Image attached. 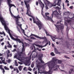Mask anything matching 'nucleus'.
Listing matches in <instances>:
<instances>
[{
	"instance_id": "obj_40",
	"label": "nucleus",
	"mask_w": 74,
	"mask_h": 74,
	"mask_svg": "<svg viewBox=\"0 0 74 74\" xmlns=\"http://www.w3.org/2000/svg\"><path fill=\"white\" fill-rule=\"evenodd\" d=\"M62 21H58V22L57 23V24H59V23H60Z\"/></svg>"
},
{
	"instance_id": "obj_1",
	"label": "nucleus",
	"mask_w": 74,
	"mask_h": 74,
	"mask_svg": "<svg viewBox=\"0 0 74 74\" xmlns=\"http://www.w3.org/2000/svg\"><path fill=\"white\" fill-rule=\"evenodd\" d=\"M4 27L5 28V30H6L7 31H8V33L9 34L12 40H14V41H17V42H18L19 43H22V47H24L25 46V45H24V44L23 43V42H22L21 40L20 39L17 38H15L13 36H12V35L11 34V32H10V30H9V29H8V27H7V24H6L5 25H4Z\"/></svg>"
},
{
	"instance_id": "obj_4",
	"label": "nucleus",
	"mask_w": 74,
	"mask_h": 74,
	"mask_svg": "<svg viewBox=\"0 0 74 74\" xmlns=\"http://www.w3.org/2000/svg\"><path fill=\"white\" fill-rule=\"evenodd\" d=\"M26 8H27V14L28 16H29L31 17L32 16H31V15H30L31 14V12L30 10V5H28V6H27L26 4Z\"/></svg>"
},
{
	"instance_id": "obj_27",
	"label": "nucleus",
	"mask_w": 74,
	"mask_h": 74,
	"mask_svg": "<svg viewBox=\"0 0 74 74\" xmlns=\"http://www.w3.org/2000/svg\"><path fill=\"white\" fill-rule=\"evenodd\" d=\"M4 69H5V70H10L9 68H7L6 66H4Z\"/></svg>"
},
{
	"instance_id": "obj_2",
	"label": "nucleus",
	"mask_w": 74,
	"mask_h": 74,
	"mask_svg": "<svg viewBox=\"0 0 74 74\" xmlns=\"http://www.w3.org/2000/svg\"><path fill=\"white\" fill-rule=\"evenodd\" d=\"M7 2L8 5L9 6V12H10V13L11 16H12V17H14V18H16V19H17L18 18H20V17L19 16V15H18L17 16H14V15H13L12 13V12H11V8L12 7H15V8H16V7L15 6V5L14 4L10 3L12 2L11 0H9L8 1H7Z\"/></svg>"
},
{
	"instance_id": "obj_29",
	"label": "nucleus",
	"mask_w": 74,
	"mask_h": 74,
	"mask_svg": "<svg viewBox=\"0 0 74 74\" xmlns=\"http://www.w3.org/2000/svg\"><path fill=\"white\" fill-rule=\"evenodd\" d=\"M40 6L41 7H44L45 6V5L43 4L42 2H41V4H40Z\"/></svg>"
},
{
	"instance_id": "obj_10",
	"label": "nucleus",
	"mask_w": 74,
	"mask_h": 74,
	"mask_svg": "<svg viewBox=\"0 0 74 74\" xmlns=\"http://www.w3.org/2000/svg\"><path fill=\"white\" fill-rule=\"evenodd\" d=\"M19 16V18H17V19H16V18H14L15 19V21H16V23L17 24V25H18V26H19V27H22V25L21 24H18V23H19V19H21V17H20V16L19 15V16Z\"/></svg>"
},
{
	"instance_id": "obj_19",
	"label": "nucleus",
	"mask_w": 74,
	"mask_h": 74,
	"mask_svg": "<svg viewBox=\"0 0 74 74\" xmlns=\"http://www.w3.org/2000/svg\"><path fill=\"white\" fill-rule=\"evenodd\" d=\"M60 3H61V0H58L57 3V5L58 6H60Z\"/></svg>"
},
{
	"instance_id": "obj_48",
	"label": "nucleus",
	"mask_w": 74,
	"mask_h": 74,
	"mask_svg": "<svg viewBox=\"0 0 74 74\" xmlns=\"http://www.w3.org/2000/svg\"><path fill=\"white\" fill-rule=\"evenodd\" d=\"M41 62V63H44V62L42 60L41 61H40Z\"/></svg>"
},
{
	"instance_id": "obj_16",
	"label": "nucleus",
	"mask_w": 74,
	"mask_h": 74,
	"mask_svg": "<svg viewBox=\"0 0 74 74\" xmlns=\"http://www.w3.org/2000/svg\"><path fill=\"white\" fill-rule=\"evenodd\" d=\"M48 18H47V20H49V21H50L51 22H53L54 21L53 20H52V19L51 18V17H48Z\"/></svg>"
},
{
	"instance_id": "obj_47",
	"label": "nucleus",
	"mask_w": 74,
	"mask_h": 74,
	"mask_svg": "<svg viewBox=\"0 0 74 74\" xmlns=\"http://www.w3.org/2000/svg\"><path fill=\"white\" fill-rule=\"evenodd\" d=\"M7 58H8L10 56V54L8 53H7Z\"/></svg>"
},
{
	"instance_id": "obj_26",
	"label": "nucleus",
	"mask_w": 74,
	"mask_h": 74,
	"mask_svg": "<svg viewBox=\"0 0 74 74\" xmlns=\"http://www.w3.org/2000/svg\"><path fill=\"white\" fill-rule=\"evenodd\" d=\"M45 15L47 17V18H48V17H49V16H49V13H45Z\"/></svg>"
},
{
	"instance_id": "obj_34",
	"label": "nucleus",
	"mask_w": 74,
	"mask_h": 74,
	"mask_svg": "<svg viewBox=\"0 0 74 74\" xmlns=\"http://www.w3.org/2000/svg\"><path fill=\"white\" fill-rule=\"evenodd\" d=\"M64 57L65 58H66V59H70V58L69 57H68L66 56H64Z\"/></svg>"
},
{
	"instance_id": "obj_33",
	"label": "nucleus",
	"mask_w": 74,
	"mask_h": 74,
	"mask_svg": "<svg viewBox=\"0 0 74 74\" xmlns=\"http://www.w3.org/2000/svg\"><path fill=\"white\" fill-rule=\"evenodd\" d=\"M3 65H0V69H1V70H2L3 69Z\"/></svg>"
},
{
	"instance_id": "obj_50",
	"label": "nucleus",
	"mask_w": 74,
	"mask_h": 74,
	"mask_svg": "<svg viewBox=\"0 0 74 74\" xmlns=\"http://www.w3.org/2000/svg\"><path fill=\"white\" fill-rule=\"evenodd\" d=\"M10 62H11V60H8V63H10Z\"/></svg>"
},
{
	"instance_id": "obj_38",
	"label": "nucleus",
	"mask_w": 74,
	"mask_h": 74,
	"mask_svg": "<svg viewBox=\"0 0 74 74\" xmlns=\"http://www.w3.org/2000/svg\"><path fill=\"white\" fill-rule=\"evenodd\" d=\"M34 50L32 51V52H35V51H36V47H35V46H34Z\"/></svg>"
},
{
	"instance_id": "obj_55",
	"label": "nucleus",
	"mask_w": 74,
	"mask_h": 74,
	"mask_svg": "<svg viewBox=\"0 0 74 74\" xmlns=\"http://www.w3.org/2000/svg\"><path fill=\"white\" fill-rule=\"evenodd\" d=\"M3 34L4 36H6V35H5V33H4V32H3Z\"/></svg>"
},
{
	"instance_id": "obj_20",
	"label": "nucleus",
	"mask_w": 74,
	"mask_h": 74,
	"mask_svg": "<svg viewBox=\"0 0 74 74\" xmlns=\"http://www.w3.org/2000/svg\"><path fill=\"white\" fill-rule=\"evenodd\" d=\"M58 64H62V60H58Z\"/></svg>"
},
{
	"instance_id": "obj_28",
	"label": "nucleus",
	"mask_w": 74,
	"mask_h": 74,
	"mask_svg": "<svg viewBox=\"0 0 74 74\" xmlns=\"http://www.w3.org/2000/svg\"><path fill=\"white\" fill-rule=\"evenodd\" d=\"M18 69L20 71H22V66H20L18 67Z\"/></svg>"
},
{
	"instance_id": "obj_61",
	"label": "nucleus",
	"mask_w": 74,
	"mask_h": 74,
	"mask_svg": "<svg viewBox=\"0 0 74 74\" xmlns=\"http://www.w3.org/2000/svg\"><path fill=\"white\" fill-rule=\"evenodd\" d=\"M4 42H2L1 44V45H4Z\"/></svg>"
},
{
	"instance_id": "obj_13",
	"label": "nucleus",
	"mask_w": 74,
	"mask_h": 74,
	"mask_svg": "<svg viewBox=\"0 0 74 74\" xmlns=\"http://www.w3.org/2000/svg\"><path fill=\"white\" fill-rule=\"evenodd\" d=\"M48 44H49V45H51V42L50 41H49L44 46L41 45L40 48H43V47H46V46H47V45H48Z\"/></svg>"
},
{
	"instance_id": "obj_54",
	"label": "nucleus",
	"mask_w": 74,
	"mask_h": 74,
	"mask_svg": "<svg viewBox=\"0 0 74 74\" xmlns=\"http://www.w3.org/2000/svg\"><path fill=\"white\" fill-rule=\"evenodd\" d=\"M38 73H41L40 72V69L38 68Z\"/></svg>"
},
{
	"instance_id": "obj_44",
	"label": "nucleus",
	"mask_w": 74,
	"mask_h": 74,
	"mask_svg": "<svg viewBox=\"0 0 74 74\" xmlns=\"http://www.w3.org/2000/svg\"><path fill=\"white\" fill-rule=\"evenodd\" d=\"M16 71L17 73H19V70L18 69H16Z\"/></svg>"
},
{
	"instance_id": "obj_57",
	"label": "nucleus",
	"mask_w": 74,
	"mask_h": 74,
	"mask_svg": "<svg viewBox=\"0 0 74 74\" xmlns=\"http://www.w3.org/2000/svg\"><path fill=\"white\" fill-rule=\"evenodd\" d=\"M73 6H71L70 7V9H73Z\"/></svg>"
},
{
	"instance_id": "obj_15",
	"label": "nucleus",
	"mask_w": 74,
	"mask_h": 74,
	"mask_svg": "<svg viewBox=\"0 0 74 74\" xmlns=\"http://www.w3.org/2000/svg\"><path fill=\"white\" fill-rule=\"evenodd\" d=\"M54 52L55 53H58V54H60V52H59L57 50V49H56V48H54Z\"/></svg>"
},
{
	"instance_id": "obj_46",
	"label": "nucleus",
	"mask_w": 74,
	"mask_h": 74,
	"mask_svg": "<svg viewBox=\"0 0 74 74\" xmlns=\"http://www.w3.org/2000/svg\"><path fill=\"white\" fill-rule=\"evenodd\" d=\"M28 70H29V71H32V69H31V68H30V67H29L28 68Z\"/></svg>"
},
{
	"instance_id": "obj_37",
	"label": "nucleus",
	"mask_w": 74,
	"mask_h": 74,
	"mask_svg": "<svg viewBox=\"0 0 74 74\" xmlns=\"http://www.w3.org/2000/svg\"><path fill=\"white\" fill-rule=\"evenodd\" d=\"M36 47H38L39 48H41V45H36Z\"/></svg>"
},
{
	"instance_id": "obj_59",
	"label": "nucleus",
	"mask_w": 74,
	"mask_h": 74,
	"mask_svg": "<svg viewBox=\"0 0 74 74\" xmlns=\"http://www.w3.org/2000/svg\"><path fill=\"white\" fill-rule=\"evenodd\" d=\"M44 7H41V8H42V10H43V9H44Z\"/></svg>"
},
{
	"instance_id": "obj_62",
	"label": "nucleus",
	"mask_w": 74,
	"mask_h": 74,
	"mask_svg": "<svg viewBox=\"0 0 74 74\" xmlns=\"http://www.w3.org/2000/svg\"><path fill=\"white\" fill-rule=\"evenodd\" d=\"M31 67H34V65H33V64H32L31 65Z\"/></svg>"
},
{
	"instance_id": "obj_42",
	"label": "nucleus",
	"mask_w": 74,
	"mask_h": 74,
	"mask_svg": "<svg viewBox=\"0 0 74 74\" xmlns=\"http://www.w3.org/2000/svg\"><path fill=\"white\" fill-rule=\"evenodd\" d=\"M23 1H22L21 2V5H22L23 6Z\"/></svg>"
},
{
	"instance_id": "obj_9",
	"label": "nucleus",
	"mask_w": 74,
	"mask_h": 74,
	"mask_svg": "<svg viewBox=\"0 0 74 74\" xmlns=\"http://www.w3.org/2000/svg\"><path fill=\"white\" fill-rule=\"evenodd\" d=\"M53 15H55L56 16H58L59 15V13H58L57 10L52 12V14L51 15L52 18L53 17Z\"/></svg>"
},
{
	"instance_id": "obj_63",
	"label": "nucleus",
	"mask_w": 74,
	"mask_h": 74,
	"mask_svg": "<svg viewBox=\"0 0 74 74\" xmlns=\"http://www.w3.org/2000/svg\"><path fill=\"white\" fill-rule=\"evenodd\" d=\"M22 30L23 31L24 34H25V30L23 29Z\"/></svg>"
},
{
	"instance_id": "obj_14",
	"label": "nucleus",
	"mask_w": 74,
	"mask_h": 74,
	"mask_svg": "<svg viewBox=\"0 0 74 74\" xmlns=\"http://www.w3.org/2000/svg\"><path fill=\"white\" fill-rule=\"evenodd\" d=\"M43 56V54H40V56L38 57V60L40 61H41L42 60V57Z\"/></svg>"
},
{
	"instance_id": "obj_36",
	"label": "nucleus",
	"mask_w": 74,
	"mask_h": 74,
	"mask_svg": "<svg viewBox=\"0 0 74 74\" xmlns=\"http://www.w3.org/2000/svg\"><path fill=\"white\" fill-rule=\"evenodd\" d=\"M10 69H14V67H13V66H12V65H11L10 66Z\"/></svg>"
},
{
	"instance_id": "obj_5",
	"label": "nucleus",
	"mask_w": 74,
	"mask_h": 74,
	"mask_svg": "<svg viewBox=\"0 0 74 74\" xmlns=\"http://www.w3.org/2000/svg\"><path fill=\"white\" fill-rule=\"evenodd\" d=\"M55 26H56V30L58 33H59L60 32V30H59L60 29H63V25H55Z\"/></svg>"
},
{
	"instance_id": "obj_64",
	"label": "nucleus",
	"mask_w": 74,
	"mask_h": 74,
	"mask_svg": "<svg viewBox=\"0 0 74 74\" xmlns=\"http://www.w3.org/2000/svg\"><path fill=\"white\" fill-rule=\"evenodd\" d=\"M34 74H37V71H35L34 72Z\"/></svg>"
},
{
	"instance_id": "obj_49",
	"label": "nucleus",
	"mask_w": 74,
	"mask_h": 74,
	"mask_svg": "<svg viewBox=\"0 0 74 74\" xmlns=\"http://www.w3.org/2000/svg\"><path fill=\"white\" fill-rule=\"evenodd\" d=\"M16 51V49H14L12 51V52H15Z\"/></svg>"
},
{
	"instance_id": "obj_23",
	"label": "nucleus",
	"mask_w": 74,
	"mask_h": 74,
	"mask_svg": "<svg viewBox=\"0 0 74 74\" xmlns=\"http://www.w3.org/2000/svg\"><path fill=\"white\" fill-rule=\"evenodd\" d=\"M40 24L41 25H38V27L39 28V30H41V27H41V26H42V24L41 23V22H40Z\"/></svg>"
},
{
	"instance_id": "obj_30",
	"label": "nucleus",
	"mask_w": 74,
	"mask_h": 74,
	"mask_svg": "<svg viewBox=\"0 0 74 74\" xmlns=\"http://www.w3.org/2000/svg\"><path fill=\"white\" fill-rule=\"evenodd\" d=\"M55 9L56 10H60V8L58 7V6H57L55 8Z\"/></svg>"
},
{
	"instance_id": "obj_11",
	"label": "nucleus",
	"mask_w": 74,
	"mask_h": 74,
	"mask_svg": "<svg viewBox=\"0 0 74 74\" xmlns=\"http://www.w3.org/2000/svg\"><path fill=\"white\" fill-rule=\"evenodd\" d=\"M31 0H24V3L26 6V5L27 6H28V5H29V3H29V2H30V1H31Z\"/></svg>"
},
{
	"instance_id": "obj_3",
	"label": "nucleus",
	"mask_w": 74,
	"mask_h": 74,
	"mask_svg": "<svg viewBox=\"0 0 74 74\" xmlns=\"http://www.w3.org/2000/svg\"><path fill=\"white\" fill-rule=\"evenodd\" d=\"M31 17L33 18L34 23H36V24L37 25H41V21L39 20V19H38V18L37 17H36V19L38 21H37H37H36V18H35V17H34L32 16Z\"/></svg>"
},
{
	"instance_id": "obj_51",
	"label": "nucleus",
	"mask_w": 74,
	"mask_h": 74,
	"mask_svg": "<svg viewBox=\"0 0 74 74\" xmlns=\"http://www.w3.org/2000/svg\"><path fill=\"white\" fill-rule=\"evenodd\" d=\"M0 59H1V60H3V57H0Z\"/></svg>"
},
{
	"instance_id": "obj_31",
	"label": "nucleus",
	"mask_w": 74,
	"mask_h": 74,
	"mask_svg": "<svg viewBox=\"0 0 74 74\" xmlns=\"http://www.w3.org/2000/svg\"><path fill=\"white\" fill-rule=\"evenodd\" d=\"M30 38V39H32L33 40H36V38L33 37H31Z\"/></svg>"
},
{
	"instance_id": "obj_35",
	"label": "nucleus",
	"mask_w": 74,
	"mask_h": 74,
	"mask_svg": "<svg viewBox=\"0 0 74 74\" xmlns=\"http://www.w3.org/2000/svg\"><path fill=\"white\" fill-rule=\"evenodd\" d=\"M27 40H28L29 42H32L33 41L32 40L30 39H27Z\"/></svg>"
},
{
	"instance_id": "obj_17",
	"label": "nucleus",
	"mask_w": 74,
	"mask_h": 74,
	"mask_svg": "<svg viewBox=\"0 0 74 74\" xmlns=\"http://www.w3.org/2000/svg\"><path fill=\"white\" fill-rule=\"evenodd\" d=\"M72 71H73V72H74V69H70L69 72V74H71V73H72Z\"/></svg>"
},
{
	"instance_id": "obj_43",
	"label": "nucleus",
	"mask_w": 74,
	"mask_h": 74,
	"mask_svg": "<svg viewBox=\"0 0 74 74\" xmlns=\"http://www.w3.org/2000/svg\"><path fill=\"white\" fill-rule=\"evenodd\" d=\"M15 65L16 66H18V63L16 62H15Z\"/></svg>"
},
{
	"instance_id": "obj_39",
	"label": "nucleus",
	"mask_w": 74,
	"mask_h": 74,
	"mask_svg": "<svg viewBox=\"0 0 74 74\" xmlns=\"http://www.w3.org/2000/svg\"><path fill=\"white\" fill-rule=\"evenodd\" d=\"M2 70H3V74H4V73H5V70H4V69H2Z\"/></svg>"
},
{
	"instance_id": "obj_45",
	"label": "nucleus",
	"mask_w": 74,
	"mask_h": 74,
	"mask_svg": "<svg viewBox=\"0 0 74 74\" xmlns=\"http://www.w3.org/2000/svg\"><path fill=\"white\" fill-rule=\"evenodd\" d=\"M62 6L63 7V8L64 10V3H62Z\"/></svg>"
},
{
	"instance_id": "obj_12",
	"label": "nucleus",
	"mask_w": 74,
	"mask_h": 74,
	"mask_svg": "<svg viewBox=\"0 0 74 74\" xmlns=\"http://www.w3.org/2000/svg\"><path fill=\"white\" fill-rule=\"evenodd\" d=\"M67 23H69V25H73V21L71 19H69L67 20Z\"/></svg>"
},
{
	"instance_id": "obj_32",
	"label": "nucleus",
	"mask_w": 74,
	"mask_h": 74,
	"mask_svg": "<svg viewBox=\"0 0 74 74\" xmlns=\"http://www.w3.org/2000/svg\"><path fill=\"white\" fill-rule=\"evenodd\" d=\"M8 48H12V46L10 44V45H9L8 46Z\"/></svg>"
},
{
	"instance_id": "obj_53",
	"label": "nucleus",
	"mask_w": 74,
	"mask_h": 74,
	"mask_svg": "<svg viewBox=\"0 0 74 74\" xmlns=\"http://www.w3.org/2000/svg\"><path fill=\"white\" fill-rule=\"evenodd\" d=\"M17 29H18V32H20L21 31H20V30H19V28H18V27H17Z\"/></svg>"
},
{
	"instance_id": "obj_6",
	"label": "nucleus",
	"mask_w": 74,
	"mask_h": 74,
	"mask_svg": "<svg viewBox=\"0 0 74 74\" xmlns=\"http://www.w3.org/2000/svg\"><path fill=\"white\" fill-rule=\"evenodd\" d=\"M34 36L35 37H36V38H39V39H42V40H44V39H45V40H47V38H46V37L41 38V37L38 36H37V35H36L33 34H32V33L31 34V35L29 37H31V36Z\"/></svg>"
},
{
	"instance_id": "obj_41",
	"label": "nucleus",
	"mask_w": 74,
	"mask_h": 74,
	"mask_svg": "<svg viewBox=\"0 0 74 74\" xmlns=\"http://www.w3.org/2000/svg\"><path fill=\"white\" fill-rule=\"evenodd\" d=\"M28 45H29V44L28 43H25V47H27Z\"/></svg>"
},
{
	"instance_id": "obj_52",
	"label": "nucleus",
	"mask_w": 74,
	"mask_h": 74,
	"mask_svg": "<svg viewBox=\"0 0 74 74\" xmlns=\"http://www.w3.org/2000/svg\"><path fill=\"white\" fill-rule=\"evenodd\" d=\"M36 5H38V1H36Z\"/></svg>"
},
{
	"instance_id": "obj_56",
	"label": "nucleus",
	"mask_w": 74,
	"mask_h": 74,
	"mask_svg": "<svg viewBox=\"0 0 74 74\" xmlns=\"http://www.w3.org/2000/svg\"><path fill=\"white\" fill-rule=\"evenodd\" d=\"M66 3H69V1L68 0H66L65 1Z\"/></svg>"
},
{
	"instance_id": "obj_24",
	"label": "nucleus",
	"mask_w": 74,
	"mask_h": 74,
	"mask_svg": "<svg viewBox=\"0 0 74 74\" xmlns=\"http://www.w3.org/2000/svg\"><path fill=\"white\" fill-rule=\"evenodd\" d=\"M22 52L23 53V52H25V46H23V48L22 49Z\"/></svg>"
},
{
	"instance_id": "obj_60",
	"label": "nucleus",
	"mask_w": 74,
	"mask_h": 74,
	"mask_svg": "<svg viewBox=\"0 0 74 74\" xmlns=\"http://www.w3.org/2000/svg\"><path fill=\"white\" fill-rule=\"evenodd\" d=\"M2 63H4L5 62V61L4 60H2Z\"/></svg>"
},
{
	"instance_id": "obj_25",
	"label": "nucleus",
	"mask_w": 74,
	"mask_h": 74,
	"mask_svg": "<svg viewBox=\"0 0 74 74\" xmlns=\"http://www.w3.org/2000/svg\"><path fill=\"white\" fill-rule=\"evenodd\" d=\"M50 55L52 56H55V54H54V53L53 52H52L50 53Z\"/></svg>"
},
{
	"instance_id": "obj_21",
	"label": "nucleus",
	"mask_w": 74,
	"mask_h": 74,
	"mask_svg": "<svg viewBox=\"0 0 74 74\" xmlns=\"http://www.w3.org/2000/svg\"><path fill=\"white\" fill-rule=\"evenodd\" d=\"M21 54H23L22 52H20L18 53V55L19 57H21Z\"/></svg>"
},
{
	"instance_id": "obj_58",
	"label": "nucleus",
	"mask_w": 74,
	"mask_h": 74,
	"mask_svg": "<svg viewBox=\"0 0 74 74\" xmlns=\"http://www.w3.org/2000/svg\"><path fill=\"white\" fill-rule=\"evenodd\" d=\"M18 63H19V64H22V62H18Z\"/></svg>"
},
{
	"instance_id": "obj_7",
	"label": "nucleus",
	"mask_w": 74,
	"mask_h": 74,
	"mask_svg": "<svg viewBox=\"0 0 74 74\" xmlns=\"http://www.w3.org/2000/svg\"><path fill=\"white\" fill-rule=\"evenodd\" d=\"M45 33L46 34V35L48 36H50L51 37L52 40H53V41H55V37L53 36H51L50 34H49V33L48 32H47L46 30H45Z\"/></svg>"
},
{
	"instance_id": "obj_22",
	"label": "nucleus",
	"mask_w": 74,
	"mask_h": 74,
	"mask_svg": "<svg viewBox=\"0 0 74 74\" xmlns=\"http://www.w3.org/2000/svg\"><path fill=\"white\" fill-rule=\"evenodd\" d=\"M65 43H66L67 45V47L69 48V46H70V45L69 44V42H65Z\"/></svg>"
},
{
	"instance_id": "obj_18",
	"label": "nucleus",
	"mask_w": 74,
	"mask_h": 74,
	"mask_svg": "<svg viewBox=\"0 0 74 74\" xmlns=\"http://www.w3.org/2000/svg\"><path fill=\"white\" fill-rule=\"evenodd\" d=\"M44 3H45V7L46 10H48V9H49V8H48V7L47 6V2H46V1H44Z\"/></svg>"
},
{
	"instance_id": "obj_8",
	"label": "nucleus",
	"mask_w": 74,
	"mask_h": 74,
	"mask_svg": "<svg viewBox=\"0 0 74 74\" xmlns=\"http://www.w3.org/2000/svg\"><path fill=\"white\" fill-rule=\"evenodd\" d=\"M45 1H46V3H47V4H50V5H49V8H51L52 7H55L56 5H58V3L55 4H52L51 3V2H49V1H48V0H45Z\"/></svg>"
}]
</instances>
